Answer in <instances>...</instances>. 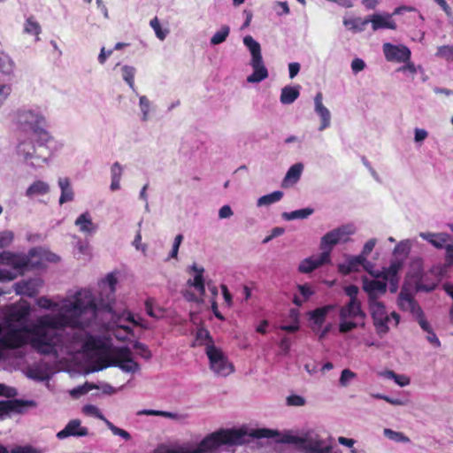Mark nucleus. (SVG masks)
<instances>
[{"mask_svg": "<svg viewBox=\"0 0 453 453\" xmlns=\"http://www.w3.org/2000/svg\"><path fill=\"white\" fill-rule=\"evenodd\" d=\"M287 403L292 406H303L305 403V400L300 395H294L287 398Z\"/></svg>", "mask_w": 453, "mask_h": 453, "instance_id": "nucleus-62", "label": "nucleus"}, {"mask_svg": "<svg viewBox=\"0 0 453 453\" xmlns=\"http://www.w3.org/2000/svg\"><path fill=\"white\" fill-rule=\"evenodd\" d=\"M188 285L194 287L200 295L203 296L205 294V286H204V279L200 275H195L194 280H188Z\"/></svg>", "mask_w": 453, "mask_h": 453, "instance_id": "nucleus-43", "label": "nucleus"}, {"mask_svg": "<svg viewBox=\"0 0 453 453\" xmlns=\"http://www.w3.org/2000/svg\"><path fill=\"white\" fill-rule=\"evenodd\" d=\"M303 170V165L302 163H296L291 165L283 179L282 186L286 188L295 185L300 180Z\"/></svg>", "mask_w": 453, "mask_h": 453, "instance_id": "nucleus-25", "label": "nucleus"}, {"mask_svg": "<svg viewBox=\"0 0 453 453\" xmlns=\"http://www.w3.org/2000/svg\"><path fill=\"white\" fill-rule=\"evenodd\" d=\"M80 231L84 234H93L96 231L97 226L92 222L89 212L81 213L74 222Z\"/></svg>", "mask_w": 453, "mask_h": 453, "instance_id": "nucleus-26", "label": "nucleus"}, {"mask_svg": "<svg viewBox=\"0 0 453 453\" xmlns=\"http://www.w3.org/2000/svg\"><path fill=\"white\" fill-rule=\"evenodd\" d=\"M376 243H377V240L375 238H372V239L368 240L365 243L361 254L366 257L372 251Z\"/></svg>", "mask_w": 453, "mask_h": 453, "instance_id": "nucleus-61", "label": "nucleus"}, {"mask_svg": "<svg viewBox=\"0 0 453 453\" xmlns=\"http://www.w3.org/2000/svg\"><path fill=\"white\" fill-rule=\"evenodd\" d=\"M205 352L210 361V368L216 375L226 377L234 372L233 365L214 344H208Z\"/></svg>", "mask_w": 453, "mask_h": 453, "instance_id": "nucleus-10", "label": "nucleus"}, {"mask_svg": "<svg viewBox=\"0 0 453 453\" xmlns=\"http://www.w3.org/2000/svg\"><path fill=\"white\" fill-rule=\"evenodd\" d=\"M368 309L373 320V325L380 335H384L389 331V324L394 320V326L399 323L400 316L393 311H387L383 302L380 300L367 301Z\"/></svg>", "mask_w": 453, "mask_h": 453, "instance_id": "nucleus-8", "label": "nucleus"}, {"mask_svg": "<svg viewBox=\"0 0 453 453\" xmlns=\"http://www.w3.org/2000/svg\"><path fill=\"white\" fill-rule=\"evenodd\" d=\"M331 309L332 306L330 305L324 306L322 308H318L311 312V319L314 321V323L317 326H320L323 324L326 314Z\"/></svg>", "mask_w": 453, "mask_h": 453, "instance_id": "nucleus-38", "label": "nucleus"}, {"mask_svg": "<svg viewBox=\"0 0 453 453\" xmlns=\"http://www.w3.org/2000/svg\"><path fill=\"white\" fill-rule=\"evenodd\" d=\"M15 67L14 61L7 55L0 56V72L4 75L13 73Z\"/></svg>", "mask_w": 453, "mask_h": 453, "instance_id": "nucleus-37", "label": "nucleus"}, {"mask_svg": "<svg viewBox=\"0 0 453 453\" xmlns=\"http://www.w3.org/2000/svg\"><path fill=\"white\" fill-rule=\"evenodd\" d=\"M321 250L322 252L319 255L303 260L299 265V271L303 273H309L319 266L329 263L330 254L325 250Z\"/></svg>", "mask_w": 453, "mask_h": 453, "instance_id": "nucleus-15", "label": "nucleus"}, {"mask_svg": "<svg viewBox=\"0 0 453 453\" xmlns=\"http://www.w3.org/2000/svg\"><path fill=\"white\" fill-rule=\"evenodd\" d=\"M83 412L89 416H95L97 418L103 420L105 423V420H108L99 411V409L92 404H88L83 407Z\"/></svg>", "mask_w": 453, "mask_h": 453, "instance_id": "nucleus-50", "label": "nucleus"}, {"mask_svg": "<svg viewBox=\"0 0 453 453\" xmlns=\"http://www.w3.org/2000/svg\"><path fill=\"white\" fill-rule=\"evenodd\" d=\"M96 387L92 384L86 383L83 386L78 387L71 391V395L74 397H78L81 395L87 394L89 392L92 388H95Z\"/></svg>", "mask_w": 453, "mask_h": 453, "instance_id": "nucleus-55", "label": "nucleus"}, {"mask_svg": "<svg viewBox=\"0 0 453 453\" xmlns=\"http://www.w3.org/2000/svg\"><path fill=\"white\" fill-rule=\"evenodd\" d=\"M322 100V93H317L314 97V111L321 119V124L319 128L320 131L327 128L331 124V113L329 110L323 104Z\"/></svg>", "mask_w": 453, "mask_h": 453, "instance_id": "nucleus-18", "label": "nucleus"}, {"mask_svg": "<svg viewBox=\"0 0 453 453\" xmlns=\"http://www.w3.org/2000/svg\"><path fill=\"white\" fill-rule=\"evenodd\" d=\"M183 241V235L182 234H177L174 238L172 251L170 253V257L176 258L178 256L179 249Z\"/></svg>", "mask_w": 453, "mask_h": 453, "instance_id": "nucleus-57", "label": "nucleus"}, {"mask_svg": "<svg viewBox=\"0 0 453 453\" xmlns=\"http://www.w3.org/2000/svg\"><path fill=\"white\" fill-rule=\"evenodd\" d=\"M234 215V211L229 205H223L219 211V218L220 219H229Z\"/></svg>", "mask_w": 453, "mask_h": 453, "instance_id": "nucleus-63", "label": "nucleus"}, {"mask_svg": "<svg viewBox=\"0 0 453 453\" xmlns=\"http://www.w3.org/2000/svg\"><path fill=\"white\" fill-rule=\"evenodd\" d=\"M383 434L388 439L392 440V441H396V442L407 443V442L410 441L409 437L404 435L402 432H396V431H394V430H392L390 428H385L383 430Z\"/></svg>", "mask_w": 453, "mask_h": 453, "instance_id": "nucleus-40", "label": "nucleus"}, {"mask_svg": "<svg viewBox=\"0 0 453 453\" xmlns=\"http://www.w3.org/2000/svg\"><path fill=\"white\" fill-rule=\"evenodd\" d=\"M50 190V185L43 180L34 181L26 190V196L28 198H34L38 196L47 195Z\"/></svg>", "mask_w": 453, "mask_h": 453, "instance_id": "nucleus-27", "label": "nucleus"}, {"mask_svg": "<svg viewBox=\"0 0 453 453\" xmlns=\"http://www.w3.org/2000/svg\"><path fill=\"white\" fill-rule=\"evenodd\" d=\"M13 241V233L12 231H4L0 233V248L9 246Z\"/></svg>", "mask_w": 453, "mask_h": 453, "instance_id": "nucleus-53", "label": "nucleus"}, {"mask_svg": "<svg viewBox=\"0 0 453 453\" xmlns=\"http://www.w3.org/2000/svg\"><path fill=\"white\" fill-rule=\"evenodd\" d=\"M404 63H405V65L397 68L396 71L401 72V73H408L413 77L417 73V67L410 60H408L407 62H404Z\"/></svg>", "mask_w": 453, "mask_h": 453, "instance_id": "nucleus-58", "label": "nucleus"}, {"mask_svg": "<svg viewBox=\"0 0 453 453\" xmlns=\"http://www.w3.org/2000/svg\"><path fill=\"white\" fill-rule=\"evenodd\" d=\"M345 294L349 297V302L360 301L357 298L359 288L356 285H349L344 288Z\"/></svg>", "mask_w": 453, "mask_h": 453, "instance_id": "nucleus-54", "label": "nucleus"}, {"mask_svg": "<svg viewBox=\"0 0 453 453\" xmlns=\"http://www.w3.org/2000/svg\"><path fill=\"white\" fill-rule=\"evenodd\" d=\"M117 280L113 275H108L105 281L103 284L102 293H106V299L101 298V305L104 310L111 311V303L114 301L115 285Z\"/></svg>", "mask_w": 453, "mask_h": 453, "instance_id": "nucleus-19", "label": "nucleus"}, {"mask_svg": "<svg viewBox=\"0 0 453 453\" xmlns=\"http://www.w3.org/2000/svg\"><path fill=\"white\" fill-rule=\"evenodd\" d=\"M382 48L388 61L402 63L407 62L411 58L410 49L403 44L394 45L390 42H385Z\"/></svg>", "mask_w": 453, "mask_h": 453, "instance_id": "nucleus-13", "label": "nucleus"}, {"mask_svg": "<svg viewBox=\"0 0 453 453\" xmlns=\"http://www.w3.org/2000/svg\"><path fill=\"white\" fill-rule=\"evenodd\" d=\"M137 415H146V416H160L178 421H182L186 419L187 415L179 414L176 412H170L165 411H156V410H142L137 412Z\"/></svg>", "mask_w": 453, "mask_h": 453, "instance_id": "nucleus-29", "label": "nucleus"}, {"mask_svg": "<svg viewBox=\"0 0 453 453\" xmlns=\"http://www.w3.org/2000/svg\"><path fill=\"white\" fill-rule=\"evenodd\" d=\"M411 249V242L410 240L401 241L394 249V256L398 258H403V262L408 257Z\"/></svg>", "mask_w": 453, "mask_h": 453, "instance_id": "nucleus-34", "label": "nucleus"}, {"mask_svg": "<svg viewBox=\"0 0 453 453\" xmlns=\"http://www.w3.org/2000/svg\"><path fill=\"white\" fill-rule=\"evenodd\" d=\"M419 236L436 249L445 248V244L450 239V235L447 233L421 232Z\"/></svg>", "mask_w": 453, "mask_h": 453, "instance_id": "nucleus-21", "label": "nucleus"}, {"mask_svg": "<svg viewBox=\"0 0 453 453\" xmlns=\"http://www.w3.org/2000/svg\"><path fill=\"white\" fill-rule=\"evenodd\" d=\"M428 136L426 130L423 128H415L414 130V141L416 142H422Z\"/></svg>", "mask_w": 453, "mask_h": 453, "instance_id": "nucleus-64", "label": "nucleus"}, {"mask_svg": "<svg viewBox=\"0 0 453 453\" xmlns=\"http://www.w3.org/2000/svg\"><path fill=\"white\" fill-rule=\"evenodd\" d=\"M356 230L353 224H346L327 232L320 240V250H325L331 254L334 245L347 242L349 240V236L354 234Z\"/></svg>", "mask_w": 453, "mask_h": 453, "instance_id": "nucleus-11", "label": "nucleus"}, {"mask_svg": "<svg viewBox=\"0 0 453 453\" xmlns=\"http://www.w3.org/2000/svg\"><path fill=\"white\" fill-rule=\"evenodd\" d=\"M28 376L31 379L37 380V381H44V380H48L50 379V376L46 372H44L41 369H38V368L30 370L28 372Z\"/></svg>", "mask_w": 453, "mask_h": 453, "instance_id": "nucleus-51", "label": "nucleus"}, {"mask_svg": "<svg viewBox=\"0 0 453 453\" xmlns=\"http://www.w3.org/2000/svg\"><path fill=\"white\" fill-rule=\"evenodd\" d=\"M123 173V167L119 162L112 164L111 167V179L121 180Z\"/></svg>", "mask_w": 453, "mask_h": 453, "instance_id": "nucleus-56", "label": "nucleus"}, {"mask_svg": "<svg viewBox=\"0 0 453 453\" xmlns=\"http://www.w3.org/2000/svg\"><path fill=\"white\" fill-rule=\"evenodd\" d=\"M369 19V23H372V27L373 31H376L380 28H389V29H396V24L392 19L391 14H373Z\"/></svg>", "mask_w": 453, "mask_h": 453, "instance_id": "nucleus-22", "label": "nucleus"}, {"mask_svg": "<svg viewBox=\"0 0 453 453\" xmlns=\"http://www.w3.org/2000/svg\"><path fill=\"white\" fill-rule=\"evenodd\" d=\"M386 280H371L367 277L362 278V288L367 294V301L379 300L387 292Z\"/></svg>", "mask_w": 453, "mask_h": 453, "instance_id": "nucleus-14", "label": "nucleus"}, {"mask_svg": "<svg viewBox=\"0 0 453 453\" xmlns=\"http://www.w3.org/2000/svg\"><path fill=\"white\" fill-rule=\"evenodd\" d=\"M36 403L33 400H6L0 401V415L7 414L9 412H21L25 407H35Z\"/></svg>", "mask_w": 453, "mask_h": 453, "instance_id": "nucleus-17", "label": "nucleus"}, {"mask_svg": "<svg viewBox=\"0 0 453 453\" xmlns=\"http://www.w3.org/2000/svg\"><path fill=\"white\" fill-rule=\"evenodd\" d=\"M436 57L453 61V46L444 45L438 47Z\"/></svg>", "mask_w": 453, "mask_h": 453, "instance_id": "nucleus-45", "label": "nucleus"}, {"mask_svg": "<svg viewBox=\"0 0 453 453\" xmlns=\"http://www.w3.org/2000/svg\"><path fill=\"white\" fill-rule=\"evenodd\" d=\"M243 44L248 48L251 55L250 65L253 73L247 77L250 83H258L268 77V71L264 64L260 44L251 36L243 38Z\"/></svg>", "mask_w": 453, "mask_h": 453, "instance_id": "nucleus-7", "label": "nucleus"}, {"mask_svg": "<svg viewBox=\"0 0 453 453\" xmlns=\"http://www.w3.org/2000/svg\"><path fill=\"white\" fill-rule=\"evenodd\" d=\"M366 257L362 254L358 256H350L347 258V265H340V270L346 274L351 272H357L360 265L363 266Z\"/></svg>", "mask_w": 453, "mask_h": 453, "instance_id": "nucleus-28", "label": "nucleus"}, {"mask_svg": "<svg viewBox=\"0 0 453 453\" xmlns=\"http://www.w3.org/2000/svg\"><path fill=\"white\" fill-rule=\"evenodd\" d=\"M25 342L24 333L12 328L11 326H3L0 324V356L4 349H15Z\"/></svg>", "mask_w": 453, "mask_h": 453, "instance_id": "nucleus-12", "label": "nucleus"}, {"mask_svg": "<svg viewBox=\"0 0 453 453\" xmlns=\"http://www.w3.org/2000/svg\"><path fill=\"white\" fill-rule=\"evenodd\" d=\"M313 212L314 210L312 208L307 207L290 212H283L281 216L286 220L303 219L310 217Z\"/></svg>", "mask_w": 453, "mask_h": 453, "instance_id": "nucleus-31", "label": "nucleus"}, {"mask_svg": "<svg viewBox=\"0 0 453 453\" xmlns=\"http://www.w3.org/2000/svg\"><path fill=\"white\" fill-rule=\"evenodd\" d=\"M369 23V19H362L360 18L344 19L343 24L355 32H362L365 27Z\"/></svg>", "mask_w": 453, "mask_h": 453, "instance_id": "nucleus-36", "label": "nucleus"}, {"mask_svg": "<svg viewBox=\"0 0 453 453\" xmlns=\"http://www.w3.org/2000/svg\"><path fill=\"white\" fill-rule=\"evenodd\" d=\"M150 24L151 27L154 29L157 37L163 41L166 36L167 31H163L161 29V26L159 24L157 18H154L153 19H151Z\"/></svg>", "mask_w": 453, "mask_h": 453, "instance_id": "nucleus-52", "label": "nucleus"}, {"mask_svg": "<svg viewBox=\"0 0 453 453\" xmlns=\"http://www.w3.org/2000/svg\"><path fill=\"white\" fill-rule=\"evenodd\" d=\"M398 305L403 311H409L415 316L423 315L421 308L409 293L402 290L398 296Z\"/></svg>", "mask_w": 453, "mask_h": 453, "instance_id": "nucleus-20", "label": "nucleus"}, {"mask_svg": "<svg viewBox=\"0 0 453 453\" xmlns=\"http://www.w3.org/2000/svg\"><path fill=\"white\" fill-rule=\"evenodd\" d=\"M196 341L200 342V344H204L206 347L208 344H214L210 333L205 328H199L196 332Z\"/></svg>", "mask_w": 453, "mask_h": 453, "instance_id": "nucleus-46", "label": "nucleus"}, {"mask_svg": "<svg viewBox=\"0 0 453 453\" xmlns=\"http://www.w3.org/2000/svg\"><path fill=\"white\" fill-rule=\"evenodd\" d=\"M365 312L361 301L348 302L339 311V331L342 334L352 331L357 326H365Z\"/></svg>", "mask_w": 453, "mask_h": 453, "instance_id": "nucleus-5", "label": "nucleus"}, {"mask_svg": "<svg viewBox=\"0 0 453 453\" xmlns=\"http://www.w3.org/2000/svg\"><path fill=\"white\" fill-rule=\"evenodd\" d=\"M403 266V258L395 257L388 268H384L386 276L385 279L399 278L398 273Z\"/></svg>", "mask_w": 453, "mask_h": 453, "instance_id": "nucleus-32", "label": "nucleus"}, {"mask_svg": "<svg viewBox=\"0 0 453 453\" xmlns=\"http://www.w3.org/2000/svg\"><path fill=\"white\" fill-rule=\"evenodd\" d=\"M299 86L291 87L286 86L281 89L280 94V103L283 104H293L299 96Z\"/></svg>", "mask_w": 453, "mask_h": 453, "instance_id": "nucleus-30", "label": "nucleus"}, {"mask_svg": "<svg viewBox=\"0 0 453 453\" xmlns=\"http://www.w3.org/2000/svg\"><path fill=\"white\" fill-rule=\"evenodd\" d=\"M365 68V63L361 58H354L351 62V69L354 73H357Z\"/></svg>", "mask_w": 453, "mask_h": 453, "instance_id": "nucleus-60", "label": "nucleus"}, {"mask_svg": "<svg viewBox=\"0 0 453 453\" xmlns=\"http://www.w3.org/2000/svg\"><path fill=\"white\" fill-rule=\"evenodd\" d=\"M230 33V27L227 25H224L217 31L211 38V44L218 45L224 42Z\"/></svg>", "mask_w": 453, "mask_h": 453, "instance_id": "nucleus-39", "label": "nucleus"}, {"mask_svg": "<svg viewBox=\"0 0 453 453\" xmlns=\"http://www.w3.org/2000/svg\"><path fill=\"white\" fill-rule=\"evenodd\" d=\"M14 121L18 127L25 132L42 134L46 125L45 117L35 109L21 108L15 111Z\"/></svg>", "mask_w": 453, "mask_h": 453, "instance_id": "nucleus-6", "label": "nucleus"}, {"mask_svg": "<svg viewBox=\"0 0 453 453\" xmlns=\"http://www.w3.org/2000/svg\"><path fill=\"white\" fill-rule=\"evenodd\" d=\"M145 310L147 314L152 318L160 319L164 316V311L161 308H154L150 300L145 303Z\"/></svg>", "mask_w": 453, "mask_h": 453, "instance_id": "nucleus-49", "label": "nucleus"}, {"mask_svg": "<svg viewBox=\"0 0 453 453\" xmlns=\"http://www.w3.org/2000/svg\"><path fill=\"white\" fill-rule=\"evenodd\" d=\"M36 142L26 140L21 142L17 148V152L23 160L34 167H39L47 163L51 156V150L47 142L51 140L50 136L43 132Z\"/></svg>", "mask_w": 453, "mask_h": 453, "instance_id": "nucleus-4", "label": "nucleus"}, {"mask_svg": "<svg viewBox=\"0 0 453 453\" xmlns=\"http://www.w3.org/2000/svg\"><path fill=\"white\" fill-rule=\"evenodd\" d=\"M283 197V192L277 190L271 194L263 196L257 199V205L258 207L267 206L279 202Z\"/></svg>", "mask_w": 453, "mask_h": 453, "instance_id": "nucleus-33", "label": "nucleus"}, {"mask_svg": "<svg viewBox=\"0 0 453 453\" xmlns=\"http://www.w3.org/2000/svg\"><path fill=\"white\" fill-rule=\"evenodd\" d=\"M240 445L239 430H220L206 436L194 449H172L158 447L154 453H211L221 445Z\"/></svg>", "mask_w": 453, "mask_h": 453, "instance_id": "nucleus-3", "label": "nucleus"}, {"mask_svg": "<svg viewBox=\"0 0 453 453\" xmlns=\"http://www.w3.org/2000/svg\"><path fill=\"white\" fill-rule=\"evenodd\" d=\"M117 366L125 372L134 373L140 370V365L132 357V351L127 347L116 349L109 358V362L98 370Z\"/></svg>", "mask_w": 453, "mask_h": 453, "instance_id": "nucleus-9", "label": "nucleus"}, {"mask_svg": "<svg viewBox=\"0 0 453 453\" xmlns=\"http://www.w3.org/2000/svg\"><path fill=\"white\" fill-rule=\"evenodd\" d=\"M37 303L58 312L39 317L31 326L30 344L35 350L58 357V352L64 349L69 353L88 345L87 328L96 323L97 318V307L89 290H80L61 303L46 297H40Z\"/></svg>", "mask_w": 453, "mask_h": 453, "instance_id": "nucleus-1", "label": "nucleus"}, {"mask_svg": "<svg viewBox=\"0 0 453 453\" xmlns=\"http://www.w3.org/2000/svg\"><path fill=\"white\" fill-rule=\"evenodd\" d=\"M38 280H22L15 284V291L19 295L35 296L38 293L39 288Z\"/></svg>", "mask_w": 453, "mask_h": 453, "instance_id": "nucleus-23", "label": "nucleus"}, {"mask_svg": "<svg viewBox=\"0 0 453 453\" xmlns=\"http://www.w3.org/2000/svg\"><path fill=\"white\" fill-rule=\"evenodd\" d=\"M356 376L357 374L349 369L342 370L339 380L340 386L347 387Z\"/></svg>", "mask_w": 453, "mask_h": 453, "instance_id": "nucleus-47", "label": "nucleus"}, {"mask_svg": "<svg viewBox=\"0 0 453 453\" xmlns=\"http://www.w3.org/2000/svg\"><path fill=\"white\" fill-rule=\"evenodd\" d=\"M150 101L145 96H141L139 97V107L142 111V121L146 122L150 119Z\"/></svg>", "mask_w": 453, "mask_h": 453, "instance_id": "nucleus-41", "label": "nucleus"}, {"mask_svg": "<svg viewBox=\"0 0 453 453\" xmlns=\"http://www.w3.org/2000/svg\"><path fill=\"white\" fill-rule=\"evenodd\" d=\"M105 425L107 426V427L111 431V433L114 435H119L126 441H128L131 439V435L127 431L116 426L111 421L105 420Z\"/></svg>", "mask_w": 453, "mask_h": 453, "instance_id": "nucleus-44", "label": "nucleus"}, {"mask_svg": "<svg viewBox=\"0 0 453 453\" xmlns=\"http://www.w3.org/2000/svg\"><path fill=\"white\" fill-rule=\"evenodd\" d=\"M12 453H42L40 449H37L32 446H17L11 450Z\"/></svg>", "mask_w": 453, "mask_h": 453, "instance_id": "nucleus-59", "label": "nucleus"}, {"mask_svg": "<svg viewBox=\"0 0 453 453\" xmlns=\"http://www.w3.org/2000/svg\"><path fill=\"white\" fill-rule=\"evenodd\" d=\"M35 256H40L42 259L53 263L59 260V257L56 254L43 250L41 248L30 250L28 256L4 251L0 253V264L10 265L12 270L0 269V281L14 280L19 274H21L24 269L28 265L30 257Z\"/></svg>", "mask_w": 453, "mask_h": 453, "instance_id": "nucleus-2", "label": "nucleus"}, {"mask_svg": "<svg viewBox=\"0 0 453 453\" xmlns=\"http://www.w3.org/2000/svg\"><path fill=\"white\" fill-rule=\"evenodd\" d=\"M134 349H136L137 354L144 359L149 360L152 357V354L150 350L148 349V347L140 342H135L134 343Z\"/></svg>", "mask_w": 453, "mask_h": 453, "instance_id": "nucleus-48", "label": "nucleus"}, {"mask_svg": "<svg viewBox=\"0 0 453 453\" xmlns=\"http://www.w3.org/2000/svg\"><path fill=\"white\" fill-rule=\"evenodd\" d=\"M121 73L123 80L128 84L130 88L137 94L134 87V74H135V68L130 65H122L121 66Z\"/></svg>", "mask_w": 453, "mask_h": 453, "instance_id": "nucleus-35", "label": "nucleus"}, {"mask_svg": "<svg viewBox=\"0 0 453 453\" xmlns=\"http://www.w3.org/2000/svg\"><path fill=\"white\" fill-rule=\"evenodd\" d=\"M88 434V428L81 426L80 419H72L67 423L63 430L57 434V438L59 440H64L70 436L83 437L87 436Z\"/></svg>", "mask_w": 453, "mask_h": 453, "instance_id": "nucleus-16", "label": "nucleus"}, {"mask_svg": "<svg viewBox=\"0 0 453 453\" xmlns=\"http://www.w3.org/2000/svg\"><path fill=\"white\" fill-rule=\"evenodd\" d=\"M24 31L27 34L36 35V40H39L38 35L41 33V27L33 18H28L26 21Z\"/></svg>", "mask_w": 453, "mask_h": 453, "instance_id": "nucleus-42", "label": "nucleus"}, {"mask_svg": "<svg viewBox=\"0 0 453 453\" xmlns=\"http://www.w3.org/2000/svg\"><path fill=\"white\" fill-rule=\"evenodd\" d=\"M58 187L61 190L59 197V204L62 205L65 203L72 202L74 199V192L68 178H59L58 180Z\"/></svg>", "mask_w": 453, "mask_h": 453, "instance_id": "nucleus-24", "label": "nucleus"}]
</instances>
